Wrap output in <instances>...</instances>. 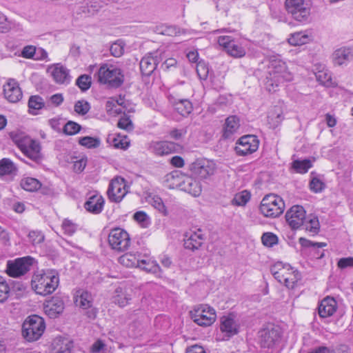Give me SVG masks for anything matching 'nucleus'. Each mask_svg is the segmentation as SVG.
<instances>
[{
  "mask_svg": "<svg viewBox=\"0 0 353 353\" xmlns=\"http://www.w3.org/2000/svg\"><path fill=\"white\" fill-rule=\"evenodd\" d=\"M291 80L292 74L288 71L285 63L277 57L271 58L264 83L265 88L269 92H275L279 85Z\"/></svg>",
  "mask_w": 353,
  "mask_h": 353,
  "instance_id": "nucleus-1",
  "label": "nucleus"
},
{
  "mask_svg": "<svg viewBox=\"0 0 353 353\" xmlns=\"http://www.w3.org/2000/svg\"><path fill=\"white\" fill-rule=\"evenodd\" d=\"M59 283V278L57 272L54 270H47L33 277L32 288L37 294L46 296L54 292Z\"/></svg>",
  "mask_w": 353,
  "mask_h": 353,
  "instance_id": "nucleus-2",
  "label": "nucleus"
},
{
  "mask_svg": "<svg viewBox=\"0 0 353 353\" xmlns=\"http://www.w3.org/2000/svg\"><path fill=\"white\" fill-rule=\"evenodd\" d=\"M272 274L280 283H283L288 288H294L296 283L301 280L300 272L290 264L278 261L270 268Z\"/></svg>",
  "mask_w": 353,
  "mask_h": 353,
  "instance_id": "nucleus-3",
  "label": "nucleus"
},
{
  "mask_svg": "<svg viewBox=\"0 0 353 353\" xmlns=\"http://www.w3.org/2000/svg\"><path fill=\"white\" fill-rule=\"evenodd\" d=\"M97 80L100 83L110 88L120 87L124 81V74L121 68L112 64H103L97 72Z\"/></svg>",
  "mask_w": 353,
  "mask_h": 353,
  "instance_id": "nucleus-4",
  "label": "nucleus"
},
{
  "mask_svg": "<svg viewBox=\"0 0 353 353\" xmlns=\"http://www.w3.org/2000/svg\"><path fill=\"white\" fill-rule=\"evenodd\" d=\"M261 213L268 218H276L283 214L285 203L283 199L274 194L265 195L260 204Z\"/></svg>",
  "mask_w": 353,
  "mask_h": 353,
  "instance_id": "nucleus-5",
  "label": "nucleus"
},
{
  "mask_svg": "<svg viewBox=\"0 0 353 353\" xmlns=\"http://www.w3.org/2000/svg\"><path fill=\"white\" fill-rule=\"evenodd\" d=\"M45 329L43 319L38 315H32L23 323L22 334L27 341H34L42 336Z\"/></svg>",
  "mask_w": 353,
  "mask_h": 353,
  "instance_id": "nucleus-6",
  "label": "nucleus"
},
{
  "mask_svg": "<svg viewBox=\"0 0 353 353\" xmlns=\"http://www.w3.org/2000/svg\"><path fill=\"white\" fill-rule=\"evenodd\" d=\"M14 141L21 151L30 160L39 163L42 160L40 143L30 137L23 135L17 136Z\"/></svg>",
  "mask_w": 353,
  "mask_h": 353,
  "instance_id": "nucleus-7",
  "label": "nucleus"
},
{
  "mask_svg": "<svg viewBox=\"0 0 353 353\" xmlns=\"http://www.w3.org/2000/svg\"><path fill=\"white\" fill-rule=\"evenodd\" d=\"M285 7L294 20L301 23L309 21L310 8L305 0H285Z\"/></svg>",
  "mask_w": 353,
  "mask_h": 353,
  "instance_id": "nucleus-8",
  "label": "nucleus"
},
{
  "mask_svg": "<svg viewBox=\"0 0 353 353\" xmlns=\"http://www.w3.org/2000/svg\"><path fill=\"white\" fill-rule=\"evenodd\" d=\"M190 314L192 321L198 325L202 327L211 325L216 318L214 309L208 305L195 306L193 310L190 312Z\"/></svg>",
  "mask_w": 353,
  "mask_h": 353,
  "instance_id": "nucleus-9",
  "label": "nucleus"
},
{
  "mask_svg": "<svg viewBox=\"0 0 353 353\" xmlns=\"http://www.w3.org/2000/svg\"><path fill=\"white\" fill-rule=\"evenodd\" d=\"M108 243L112 250L124 252L130 247V238L125 230L116 228L111 230L108 235Z\"/></svg>",
  "mask_w": 353,
  "mask_h": 353,
  "instance_id": "nucleus-10",
  "label": "nucleus"
},
{
  "mask_svg": "<svg viewBox=\"0 0 353 353\" xmlns=\"http://www.w3.org/2000/svg\"><path fill=\"white\" fill-rule=\"evenodd\" d=\"M128 187L124 178L116 176L111 180L107 191L110 201L119 203L128 192Z\"/></svg>",
  "mask_w": 353,
  "mask_h": 353,
  "instance_id": "nucleus-11",
  "label": "nucleus"
},
{
  "mask_svg": "<svg viewBox=\"0 0 353 353\" xmlns=\"http://www.w3.org/2000/svg\"><path fill=\"white\" fill-rule=\"evenodd\" d=\"M34 261V258L26 256L8 261L6 272L12 277H19L26 274Z\"/></svg>",
  "mask_w": 353,
  "mask_h": 353,
  "instance_id": "nucleus-12",
  "label": "nucleus"
},
{
  "mask_svg": "<svg viewBox=\"0 0 353 353\" xmlns=\"http://www.w3.org/2000/svg\"><path fill=\"white\" fill-rule=\"evenodd\" d=\"M216 170V163L206 159H199L190 165V170L194 176L200 179H207L212 176Z\"/></svg>",
  "mask_w": 353,
  "mask_h": 353,
  "instance_id": "nucleus-13",
  "label": "nucleus"
},
{
  "mask_svg": "<svg viewBox=\"0 0 353 353\" xmlns=\"http://www.w3.org/2000/svg\"><path fill=\"white\" fill-rule=\"evenodd\" d=\"M259 145V140L254 135L241 137L236 143L235 151L239 156H246L256 152Z\"/></svg>",
  "mask_w": 353,
  "mask_h": 353,
  "instance_id": "nucleus-14",
  "label": "nucleus"
},
{
  "mask_svg": "<svg viewBox=\"0 0 353 353\" xmlns=\"http://www.w3.org/2000/svg\"><path fill=\"white\" fill-rule=\"evenodd\" d=\"M218 43L232 57L241 58L245 55V48L238 44L230 36L219 37Z\"/></svg>",
  "mask_w": 353,
  "mask_h": 353,
  "instance_id": "nucleus-15",
  "label": "nucleus"
},
{
  "mask_svg": "<svg viewBox=\"0 0 353 353\" xmlns=\"http://www.w3.org/2000/svg\"><path fill=\"white\" fill-rule=\"evenodd\" d=\"M305 217V211L301 205L291 207L285 214L286 221L292 229L301 228Z\"/></svg>",
  "mask_w": 353,
  "mask_h": 353,
  "instance_id": "nucleus-16",
  "label": "nucleus"
},
{
  "mask_svg": "<svg viewBox=\"0 0 353 353\" xmlns=\"http://www.w3.org/2000/svg\"><path fill=\"white\" fill-rule=\"evenodd\" d=\"M281 338V332L276 327H267L263 329L259 332V343L263 348H271Z\"/></svg>",
  "mask_w": 353,
  "mask_h": 353,
  "instance_id": "nucleus-17",
  "label": "nucleus"
},
{
  "mask_svg": "<svg viewBox=\"0 0 353 353\" xmlns=\"http://www.w3.org/2000/svg\"><path fill=\"white\" fill-rule=\"evenodd\" d=\"M160 61L158 52L150 53L143 57L140 61V70L143 75H151Z\"/></svg>",
  "mask_w": 353,
  "mask_h": 353,
  "instance_id": "nucleus-18",
  "label": "nucleus"
},
{
  "mask_svg": "<svg viewBox=\"0 0 353 353\" xmlns=\"http://www.w3.org/2000/svg\"><path fill=\"white\" fill-rule=\"evenodd\" d=\"M45 313L51 319L58 317L64 310V303L59 296H53L44 304Z\"/></svg>",
  "mask_w": 353,
  "mask_h": 353,
  "instance_id": "nucleus-19",
  "label": "nucleus"
},
{
  "mask_svg": "<svg viewBox=\"0 0 353 353\" xmlns=\"http://www.w3.org/2000/svg\"><path fill=\"white\" fill-rule=\"evenodd\" d=\"M3 93L6 99L11 103L18 102L23 96L19 83L13 79H10L3 85Z\"/></svg>",
  "mask_w": 353,
  "mask_h": 353,
  "instance_id": "nucleus-20",
  "label": "nucleus"
},
{
  "mask_svg": "<svg viewBox=\"0 0 353 353\" xmlns=\"http://www.w3.org/2000/svg\"><path fill=\"white\" fill-rule=\"evenodd\" d=\"M332 60L334 65H347L353 60V48L341 47L336 49L332 54Z\"/></svg>",
  "mask_w": 353,
  "mask_h": 353,
  "instance_id": "nucleus-21",
  "label": "nucleus"
},
{
  "mask_svg": "<svg viewBox=\"0 0 353 353\" xmlns=\"http://www.w3.org/2000/svg\"><path fill=\"white\" fill-rule=\"evenodd\" d=\"M104 203L103 197L101 194L95 193L88 197L84 203V208L91 214H99L103 211Z\"/></svg>",
  "mask_w": 353,
  "mask_h": 353,
  "instance_id": "nucleus-22",
  "label": "nucleus"
},
{
  "mask_svg": "<svg viewBox=\"0 0 353 353\" xmlns=\"http://www.w3.org/2000/svg\"><path fill=\"white\" fill-rule=\"evenodd\" d=\"M203 240V234L200 229L187 232L184 238V247L191 250H198L202 245Z\"/></svg>",
  "mask_w": 353,
  "mask_h": 353,
  "instance_id": "nucleus-23",
  "label": "nucleus"
},
{
  "mask_svg": "<svg viewBox=\"0 0 353 353\" xmlns=\"http://www.w3.org/2000/svg\"><path fill=\"white\" fill-rule=\"evenodd\" d=\"M337 303L330 296L324 298L318 307L319 315L321 318H327L332 316L336 311Z\"/></svg>",
  "mask_w": 353,
  "mask_h": 353,
  "instance_id": "nucleus-24",
  "label": "nucleus"
},
{
  "mask_svg": "<svg viewBox=\"0 0 353 353\" xmlns=\"http://www.w3.org/2000/svg\"><path fill=\"white\" fill-rule=\"evenodd\" d=\"M185 176L186 175L183 174L181 171H172L165 176V185L170 189L179 188L181 190Z\"/></svg>",
  "mask_w": 353,
  "mask_h": 353,
  "instance_id": "nucleus-25",
  "label": "nucleus"
},
{
  "mask_svg": "<svg viewBox=\"0 0 353 353\" xmlns=\"http://www.w3.org/2000/svg\"><path fill=\"white\" fill-rule=\"evenodd\" d=\"M220 330L231 336L238 333V325L232 316H223L221 318Z\"/></svg>",
  "mask_w": 353,
  "mask_h": 353,
  "instance_id": "nucleus-26",
  "label": "nucleus"
},
{
  "mask_svg": "<svg viewBox=\"0 0 353 353\" xmlns=\"http://www.w3.org/2000/svg\"><path fill=\"white\" fill-rule=\"evenodd\" d=\"M181 190L194 196H198L201 192V185L199 181L192 176L186 175L182 185Z\"/></svg>",
  "mask_w": 353,
  "mask_h": 353,
  "instance_id": "nucleus-27",
  "label": "nucleus"
},
{
  "mask_svg": "<svg viewBox=\"0 0 353 353\" xmlns=\"http://www.w3.org/2000/svg\"><path fill=\"white\" fill-rule=\"evenodd\" d=\"M312 40V33L310 30L300 31L290 34L288 41L291 46H302Z\"/></svg>",
  "mask_w": 353,
  "mask_h": 353,
  "instance_id": "nucleus-28",
  "label": "nucleus"
},
{
  "mask_svg": "<svg viewBox=\"0 0 353 353\" xmlns=\"http://www.w3.org/2000/svg\"><path fill=\"white\" fill-rule=\"evenodd\" d=\"M179 145L172 141H159L153 145V150L157 155L168 154L176 151Z\"/></svg>",
  "mask_w": 353,
  "mask_h": 353,
  "instance_id": "nucleus-29",
  "label": "nucleus"
},
{
  "mask_svg": "<svg viewBox=\"0 0 353 353\" xmlns=\"http://www.w3.org/2000/svg\"><path fill=\"white\" fill-rule=\"evenodd\" d=\"M52 76L57 83H68L70 81L69 70L61 64L54 65L52 71Z\"/></svg>",
  "mask_w": 353,
  "mask_h": 353,
  "instance_id": "nucleus-30",
  "label": "nucleus"
},
{
  "mask_svg": "<svg viewBox=\"0 0 353 353\" xmlns=\"http://www.w3.org/2000/svg\"><path fill=\"white\" fill-rule=\"evenodd\" d=\"M240 127V121L236 116H230L225 119L223 129V137L229 139L237 132Z\"/></svg>",
  "mask_w": 353,
  "mask_h": 353,
  "instance_id": "nucleus-31",
  "label": "nucleus"
},
{
  "mask_svg": "<svg viewBox=\"0 0 353 353\" xmlns=\"http://www.w3.org/2000/svg\"><path fill=\"white\" fill-rule=\"evenodd\" d=\"M170 101L175 110L182 116H188L192 111V104L188 99L171 98Z\"/></svg>",
  "mask_w": 353,
  "mask_h": 353,
  "instance_id": "nucleus-32",
  "label": "nucleus"
},
{
  "mask_svg": "<svg viewBox=\"0 0 353 353\" xmlns=\"http://www.w3.org/2000/svg\"><path fill=\"white\" fill-rule=\"evenodd\" d=\"M141 255L139 253L134 254L128 252L119 258V262L127 268H137L140 265Z\"/></svg>",
  "mask_w": 353,
  "mask_h": 353,
  "instance_id": "nucleus-33",
  "label": "nucleus"
},
{
  "mask_svg": "<svg viewBox=\"0 0 353 353\" xmlns=\"http://www.w3.org/2000/svg\"><path fill=\"white\" fill-rule=\"evenodd\" d=\"M139 268L147 272L152 273L160 277L161 276V269L159 264L150 259H143L141 257Z\"/></svg>",
  "mask_w": 353,
  "mask_h": 353,
  "instance_id": "nucleus-34",
  "label": "nucleus"
},
{
  "mask_svg": "<svg viewBox=\"0 0 353 353\" xmlns=\"http://www.w3.org/2000/svg\"><path fill=\"white\" fill-rule=\"evenodd\" d=\"M284 119V116L281 109L279 107H274L272 109L268 116V123L270 128L274 129L279 126Z\"/></svg>",
  "mask_w": 353,
  "mask_h": 353,
  "instance_id": "nucleus-35",
  "label": "nucleus"
},
{
  "mask_svg": "<svg viewBox=\"0 0 353 353\" xmlns=\"http://www.w3.org/2000/svg\"><path fill=\"white\" fill-rule=\"evenodd\" d=\"M92 299V295L87 291L78 290L75 296L74 303L76 305L87 309L91 307Z\"/></svg>",
  "mask_w": 353,
  "mask_h": 353,
  "instance_id": "nucleus-36",
  "label": "nucleus"
},
{
  "mask_svg": "<svg viewBox=\"0 0 353 353\" xmlns=\"http://www.w3.org/2000/svg\"><path fill=\"white\" fill-rule=\"evenodd\" d=\"M44 101L42 97L39 95L31 96L28 100L29 112L36 115L38 111L44 107Z\"/></svg>",
  "mask_w": 353,
  "mask_h": 353,
  "instance_id": "nucleus-37",
  "label": "nucleus"
},
{
  "mask_svg": "<svg viewBox=\"0 0 353 353\" xmlns=\"http://www.w3.org/2000/svg\"><path fill=\"white\" fill-rule=\"evenodd\" d=\"M17 172V168L10 159L4 158L0 161V175H15Z\"/></svg>",
  "mask_w": 353,
  "mask_h": 353,
  "instance_id": "nucleus-38",
  "label": "nucleus"
},
{
  "mask_svg": "<svg viewBox=\"0 0 353 353\" xmlns=\"http://www.w3.org/2000/svg\"><path fill=\"white\" fill-rule=\"evenodd\" d=\"M20 185L26 191L34 192L39 190L41 184L37 179L26 177L21 179Z\"/></svg>",
  "mask_w": 353,
  "mask_h": 353,
  "instance_id": "nucleus-39",
  "label": "nucleus"
},
{
  "mask_svg": "<svg viewBox=\"0 0 353 353\" xmlns=\"http://www.w3.org/2000/svg\"><path fill=\"white\" fill-rule=\"evenodd\" d=\"M303 229L310 231L314 234H317L319 231V222L316 217L310 218L304 220L303 224L301 225Z\"/></svg>",
  "mask_w": 353,
  "mask_h": 353,
  "instance_id": "nucleus-40",
  "label": "nucleus"
},
{
  "mask_svg": "<svg viewBox=\"0 0 353 353\" xmlns=\"http://www.w3.org/2000/svg\"><path fill=\"white\" fill-rule=\"evenodd\" d=\"M78 143L87 148H96L99 146L101 141L99 138L86 136L79 138Z\"/></svg>",
  "mask_w": 353,
  "mask_h": 353,
  "instance_id": "nucleus-41",
  "label": "nucleus"
},
{
  "mask_svg": "<svg viewBox=\"0 0 353 353\" xmlns=\"http://www.w3.org/2000/svg\"><path fill=\"white\" fill-rule=\"evenodd\" d=\"M114 302L120 307H124L128 304L129 301L131 300L130 295L123 292L122 288H118L115 290V296H114Z\"/></svg>",
  "mask_w": 353,
  "mask_h": 353,
  "instance_id": "nucleus-42",
  "label": "nucleus"
},
{
  "mask_svg": "<svg viewBox=\"0 0 353 353\" xmlns=\"http://www.w3.org/2000/svg\"><path fill=\"white\" fill-rule=\"evenodd\" d=\"M54 348L57 349L56 353H72L71 348L72 344L68 340L57 339L54 341Z\"/></svg>",
  "mask_w": 353,
  "mask_h": 353,
  "instance_id": "nucleus-43",
  "label": "nucleus"
},
{
  "mask_svg": "<svg viewBox=\"0 0 353 353\" xmlns=\"http://www.w3.org/2000/svg\"><path fill=\"white\" fill-rule=\"evenodd\" d=\"M316 80L323 85L327 87L334 86V83L332 82L331 74L327 71H319L316 73Z\"/></svg>",
  "mask_w": 353,
  "mask_h": 353,
  "instance_id": "nucleus-44",
  "label": "nucleus"
},
{
  "mask_svg": "<svg viewBox=\"0 0 353 353\" xmlns=\"http://www.w3.org/2000/svg\"><path fill=\"white\" fill-rule=\"evenodd\" d=\"M292 167L299 173H305L312 167V163L308 159L296 160L293 162Z\"/></svg>",
  "mask_w": 353,
  "mask_h": 353,
  "instance_id": "nucleus-45",
  "label": "nucleus"
},
{
  "mask_svg": "<svg viewBox=\"0 0 353 353\" xmlns=\"http://www.w3.org/2000/svg\"><path fill=\"white\" fill-rule=\"evenodd\" d=\"M92 84L91 77L88 74H82L79 76L77 81L76 85L82 90H88Z\"/></svg>",
  "mask_w": 353,
  "mask_h": 353,
  "instance_id": "nucleus-46",
  "label": "nucleus"
},
{
  "mask_svg": "<svg viewBox=\"0 0 353 353\" xmlns=\"http://www.w3.org/2000/svg\"><path fill=\"white\" fill-rule=\"evenodd\" d=\"M81 129V126L77 123L72 121L67 122L63 128V132L67 135L77 134Z\"/></svg>",
  "mask_w": 353,
  "mask_h": 353,
  "instance_id": "nucleus-47",
  "label": "nucleus"
},
{
  "mask_svg": "<svg viewBox=\"0 0 353 353\" xmlns=\"http://www.w3.org/2000/svg\"><path fill=\"white\" fill-rule=\"evenodd\" d=\"M110 51L111 54L115 57H120L124 52V43L123 41L118 40L113 43L110 48Z\"/></svg>",
  "mask_w": 353,
  "mask_h": 353,
  "instance_id": "nucleus-48",
  "label": "nucleus"
},
{
  "mask_svg": "<svg viewBox=\"0 0 353 353\" xmlns=\"http://www.w3.org/2000/svg\"><path fill=\"white\" fill-rule=\"evenodd\" d=\"M10 287L6 279L0 276V303L4 302L8 298Z\"/></svg>",
  "mask_w": 353,
  "mask_h": 353,
  "instance_id": "nucleus-49",
  "label": "nucleus"
},
{
  "mask_svg": "<svg viewBox=\"0 0 353 353\" xmlns=\"http://www.w3.org/2000/svg\"><path fill=\"white\" fill-rule=\"evenodd\" d=\"M90 109V103L85 100H79L74 104V111L80 115H85L89 112Z\"/></svg>",
  "mask_w": 353,
  "mask_h": 353,
  "instance_id": "nucleus-50",
  "label": "nucleus"
},
{
  "mask_svg": "<svg viewBox=\"0 0 353 353\" xmlns=\"http://www.w3.org/2000/svg\"><path fill=\"white\" fill-rule=\"evenodd\" d=\"M250 196L248 192L246 191L241 192L240 194L235 195L232 200L233 204L241 206L245 205L250 200Z\"/></svg>",
  "mask_w": 353,
  "mask_h": 353,
  "instance_id": "nucleus-51",
  "label": "nucleus"
},
{
  "mask_svg": "<svg viewBox=\"0 0 353 353\" xmlns=\"http://www.w3.org/2000/svg\"><path fill=\"white\" fill-rule=\"evenodd\" d=\"M262 243L267 247H272L278 243L277 236L271 232L264 233L261 237Z\"/></svg>",
  "mask_w": 353,
  "mask_h": 353,
  "instance_id": "nucleus-52",
  "label": "nucleus"
},
{
  "mask_svg": "<svg viewBox=\"0 0 353 353\" xmlns=\"http://www.w3.org/2000/svg\"><path fill=\"white\" fill-rule=\"evenodd\" d=\"M117 126L127 131H132L134 128L132 121L128 117H122L118 121Z\"/></svg>",
  "mask_w": 353,
  "mask_h": 353,
  "instance_id": "nucleus-53",
  "label": "nucleus"
},
{
  "mask_svg": "<svg viewBox=\"0 0 353 353\" xmlns=\"http://www.w3.org/2000/svg\"><path fill=\"white\" fill-rule=\"evenodd\" d=\"M310 187L314 192H321L325 187V183L317 178H313L310 183Z\"/></svg>",
  "mask_w": 353,
  "mask_h": 353,
  "instance_id": "nucleus-54",
  "label": "nucleus"
},
{
  "mask_svg": "<svg viewBox=\"0 0 353 353\" xmlns=\"http://www.w3.org/2000/svg\"><path fill=\"white\" fill-rule=\"evenodd\" d=\"M62 229L65 234L72 235L77 230V226L71 221L65 219L62 223Z\"/></svg>",
  "mask_w": 353,
  "mask_h": 353,
  "instance_id": "nucleus-55",
  "label": "nucleus"
},
{
  "mask_svg": "<svg viewBox=\"0 0 353 353\" xmlns=\"http://www.w3.org/2000/svg\"><path fill=\"white\" fill-rule=\"evenodd\" d=\"M28 237L34 245L39 244L44 241V235L39 231L30 232Z\"/></svg>",
  "mask_w": 353,
  "mask_h": 353,
  "instance_id": "nucleus-56",
  "label": "nucleus"
},
{
  "mask_svg": "<svg viewBox=\"0 0 353 353\" xmlns=\"http://www.w3.org/2000/svg\"><path fill=\"white\" fill-rule=\"evenodd\" d=\"M36 48L33 46H25L21 51V56L26 59H34L37 54Z\"/></svg>",
  "mask_w": 353,
  "mask_h": 353,
  "instance_id": "nucleus-57",
  "label": "nucleus"
},
{
  "mask_svg": "<svg viewBox=\"0 0 353 353\" xmlns=\"http://www.w3.org/2000/svg\"><path fill=\"white\" fill-rule=\"evenodd\" d=\"M152 205L159 212L165 214L166 209L162 199L159 196H154L152 199Z\"/></svg>",
  "mask_w": 353,
  "mask_h": 353,
  "instance_id": "nucleus-58",
  "label": "nucleus"
},
{
  "mask_svg": "<svg viewBox=\"0 0 353 353\" xmlns=\"http://www.w3.org/2000/svg\"><path fill=\"white\" fill-rule=\"evenodd\" d=\"M299 243L303 247L323 248L327 245L325 243H313L303 237L299 239Z\"/></svg>",
  "mask_w": 353,
  "mask_h": 353,
  "instance_id": "nucleus-59",
  "label": "nucleus"
},
{
  "mask_svg": "<svg viewBox=\"0 0 353 353\" xmlns=\"http://www.w3.org/2000/svg\"><path fill=\"white\" fill-rule=\"evenodd\" d=\"M338 267L341 269H345L349 267H353V257L341 258L338 261Z\"/></svg>",
  "mask_w": 353,
  "mask_h": 353,
  "instance_id": "nucleus-60",
  "label": "nucleus"
},
{
  "mask_svg": "<svg viewBox=\"0 0 353 353\" xmlns=\"http://www.w3.org/2000/svg\"><path fill=\"white\" fill-rule=\"evenodd\" d=\"M106 108L108 112L110 114H119L123 112L121 108H117L113 101H108L106 103Z\"/></svg>",
  "mask_w": 353,
  "mask_h": 353,
  "instance_id": "nucleus-61",
  "label": "nucleus"
},
{
  "mask_svg": "<svg viewBox=\"0 0 353 353\" xmlns=\"http://www.w3.org/2000/svg\"><path fill=\"white\" fill-rule=\"evenodd\" d=\"M196 72L199 76L206 77L208 72V68L204 62H199L196 65Z\"/></svg>",
  "mask_w": 353,
  "mask_h": 353,
  "instance_id": "nucleus-62",
  "label": "nucleus"
},
{
  "mask_svg": "<svg viewBox=\"0 0 353 353\" xmlns=\"http://www.w3.org/2000/svg\"><path fill=\"white\" fill-rule=\"evenodd\" d=\"M9 29L6 17L0 12V32H5Z\"/></svg>",
  "mask_w": 353,
  "mask_h": 353,
  "instance_id": "nucleus-63",
  "label": "nucleus"
},
{
  "mask_svg": "<svg viewBox=\"0 0 353 353\" xmlns=\"http://www.w3.org/2000/svg\"><path fill=\"white\" fill-rule=\"evenodd\" d=\"M86 165V160L84 159H81L79 160H77L74 162V170L75 172H82Z\"/></svg>",
  "mask_w": 353,
  "mask_h": 353,
  "instance_id": "nucleus-64",
  "label": "nucleus"
}]
</instances>
